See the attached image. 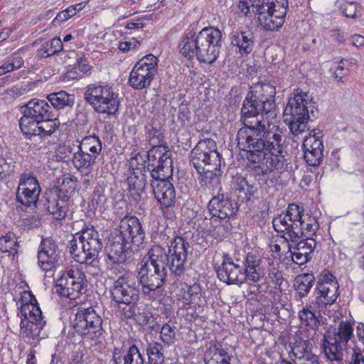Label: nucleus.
<instances>
[{"label": "nucleus", "mask_w": 364, "mask_h": 364, "mask_svg": "<svg viewBox=\"0 0 364 364\" xmlns=\"http://www.w3.org/2000/svg\"><path fill=\"white\" fill-rule=\"evenodd\" d=\"M301 213V235H304L306 237H311L318 229V223L314 217L306 215L303 218Z\"/></svg>", "instance_id": "nucleus-40"}, {"label": "nucleus", "mask_w": 364, "mask_h": 364, "mask_svg": "<svg viewBox=\"0 0 364 364\" xmlns=\"http://www.w3.org/2000/svg\"><path fill=\"white\" fill-rule=\"evenodd\" d=\"M146 243L145 232L139 220L135 216H126L120 221L119 235L110 244L108 258L113 263H123L129 251H139Z\"/></svg>", "instance_id": "nucleus-5"}, {"label": "nucleus", "mask_w": 364, "mask_h": 364, "mask_svg": "<svg viewBox=\"0 0 364 364\" xmlns=\"http://www.w3.org/2000/svg\"><path fill=\"white\" fill-rule=\"evenodd\" d=\"M97 159V158L95 156H91L79 148L74 152L72 161L74 167L82 176H88L92 171L93 165L96 163Z\"/></svg>", "instance_id": "nucleus-29"}, {"label": "nucleus", "mask_w": 364, "mask_h": 364, "mask_svg": "<svg viewBox=\"0 0 364 364\" xmlns=\"http://www.w3.org/2000/svg\"><path fill=\"white\" fill-rule=\"evenodd\" d=\"M321 133L313 129L303 139L304 157L309 166H318L323 159V145L321 140Z\"/></svg>", "instance_id": "nucleus-20"}, {"label": "nucleus", "mask_w": 364, "mask_h": 364, "mask_svg": "<svg viewBox=\"0 0 364 364\" xmlns=\"http://www.w3.org/2000/svg\"><path fill=\"white\" fill-rule=\"evenodd\" d=\"M77 186V179L75 176L68 174L63 176L61 188L65 192L68 191V194L70 196V193L74 192Z\"/></svg>", "instance_id": "nucleus-51"}, {"label": "nucleus", "mask_w": 364, "mask_h": 364, "mask_svg": "<svg viewBox=\"0 0 364 364\" xmlns=\"http://www.w3.org/2000/svg\"><path fill=\"white\" fill-rule=\"evenodd\" d=\"M104 198L105 196L99 190L95 191L92 193L91 199L88 203L89 207L93 210H97L98 208H101V204L104 201Z\"/></svg>", "instance_id": "nucleus-52"}, {"label": "nucleus", "mask_w": 364, "mask_h": 364, "mask_svg": "<svg viewBox=\"0 0 364 364\" xmlns=\"http://www.w3.org/2000/svg\"><path fill=\"white\" fill-rule=\"evenodd\" d=\"M69 251L79 263L92 264L102 248V242L98 232L93 228L82 229L70 241Z\"/></svg>", "instance_id": "nucleus-8"}, {"label": "nucleus", "mask_w": 364, "mask_h": 364, "mask_svg": "<svg viewBox=\"0 0 364 364\" xmlns=\"http://www.w3.org/2000/svg\"><path fill=\"white\" fill-rule=\"evenodd\" d=\"M163 346L158 342L150 343L146 348L149 364H163L164 355Z\"/></svg>", "instance_id": "nucleus-39"}, {"label": "nucleus", "mask_w": 364, "mask_h": 364, "mask_svg": "<svg viewBox=\"0 0 364 364\" xmlns=\"http://www.w3.org/2000/svg\"><path fill=\"white\" fill-rule=\"evenodd\" d=\"M124 364H144L142 355L136 346L133 345L129 348L124 356Z\"/></svg>", "instance_id": "nucleus-48"}, {"label": "nucleus", "mask_w": 364, "mask_h": 364, "mask_svg": "<svg viewBox=\"0 0 364 364\" xmlns=\"http://www.w3.org/2000/svg\"><path fill=\"white\" fill-rule=\"evenodd\" d=\"M85 100L99 113L115 114L119 108L117 95L111 87L101 85H90L84 94Z\"/></svg>", "instance_id": "nucleus-11"}, {"label": "nucleus", "mask_w": 364, "mask_h": 364, "mask_svg": "<svg viewBox=\"0 0 364 364\" xmlns=\"http://www.w3.org/2000/svg\"><path fill=\"white\" fill-rule=\"evenodd\" d=\"M37 124L36 127L32 128V130L22 131V133L26 136H39L40 138L43 139L51 136L60 125L58 119L53 117L41 120Z\"/></svg>", "instance_id": "nucleus-30"}, {"label": "nucleus", "mask_w": 364, "mask_h": 364, "mask_svg": "<svg viewBox=\"0 0 364 364\" xmlns=\"http://www.w3.org/2000/svg\"><path fill=\"white\" fill-rule=\"evenodd\" d=\"M247 188L248 182L246 178L242 176H237L235 178V191L241 194L245 192Z\"/></svg>", "instance_id": "nucleus-57"}, {"label": "nucleus", "mask_w": 364, "mask_h": 364, "mask_svg": "<svg viewBox=\"0 0 364 364\" xmlns=\"http://www.w3.org/2000/svg\"><path fill=\"white\" fill-rule=\"evenodd\" d=\"M349 364H364V355L359 351L353 350Z\"/></svg>", "instance_id": "nucleus-60"}, {"label": "nucleus", "mask_w": 364, "mask_h": 364, "mask_svg": "<svg viewBox=\"0 0 364 364\" xmlns=\"http://www.w3.org/2000/svg\"><path fill=\"white\" fill-rule=\"evenodd\" d=\"M127 183L130 196L134 200H139L142 193L144 192L146 184V174L141 172L138 173L137 171L133 172V173L128 177Z\"/></svg>", "instance_id": "nucleus-32"}, {"label": "nucleus", "mask_w": 364, "mask_h": 364, "mask_svg": "<svg viewBox=\"0 0 364 364\" xmlns=\"http://www.w3.org/2000/svg\"><path fill=\"white\" fill-rule=\"evenodd\" d=\"M55 287L56 292L61 296L75 299L87 291V280L82 269L72 266L57 280Z\"/></svg>", "instance_id": "nucleus-12"}, {"label": "nucleus", "mask_w": 364, "mask_h": 364, "mask_svg": "<svg viewBox=\"0 0 364 364\" xmlns=\"http://www.w3.org/2000/svg\"><path fill=\"white\" fill-rule=\"evenodd\" d=\"M244 272L247 277V284H254L257 289L261 288L259 283L264 276V269L262 267V257L256 251L252 250L245 255Z\"/></svg>", "instance_id": "nucleus-23"}, {"label": "nucleus", "mask_w": 364, "mask_h": 364, "mask_svg": "<svg viewBox=\"0 0 364 364\" xmlns=\"http://www.w3.org/2000/svg\"><path fill=\"white\" fill-rule=\"evenodd\" d=\"M60 258V251L55 241L50 237L41 240L38 252L39 267L43 271H50L58 264Z\"/></svg>", "instance_id": "nucleus-22"}, {"label": "nucleus", "mask_w": 364, "mask_h": 364, "mask_svg": "<svg viewBox=\"0 0 364 364\" xmlns=\"http://www.w3.org/2000/svg\"><path fill=\"white\" fill-rule=\"evenodd\" d=\"M153 193L156 199L159 208L163 212L174 205L176 191L173 185L168 180H159L151 183Z\"/></svg>", "instance_id": "nucleus-24"}, {"label": "nucleus", "mask_w": 364, "mask_h": 364, "mask_svg": "<svg viewBox=\"0 0 364 364\" xmlns=\"http://www.w3.org/2000/svg\"><path fill=\"white\" fill-rule=\"evenodd\" d=\"M23 115L19 120V127L22 131L28 132L36 127L38 122L48 117H53L52 109L46 100H32L24 107Z\"/></svg>", "instance_id": "nucleus-17"}, {"label": "nucleus", "mask_w": 364, "mask_h": 364, "mask_svg": "<svg viewBox=\"0 0 364 364\" xmlns=\"http://www.w3.org/2000/svg\"><path fill=\"white\" fill-rule=\"evenodd\" d=\"M111 299L118 304L132 306L139 299V285L131 273H125L118 277L109 289Z\"/></svg>", "instance_id": "nucleus-14"}, {"label": "nucleus", "mask_w": 364, "mask_h": 364, "mask_svg": "<svg viewBox=\"0 0 364 364\" xmlns=\"http://www.w3.org/2000/svg\"><path fill=\"white\" fill-rule=\"evenodd\" d=\"M158 72V59L152 54L141 58L133 67L129 78L130 86L136 90L147 88Z\"/></svg>", "instance_id": "nucleus-15"}, {"label": "nucleus", "mask_w": 364, "mask_h": 364, "mask_svg": "<svg viewBox=\"0 0 364 364\" xmlns=\"http://www.w3.org/2000/svg\"><path fill=\"white\" fill-rule=\"evenodd\" d=\"M316 246V242L314 238L306 237L305 240L299 241L294 249L300 252L305 253L306 255L311 258Z\"/></svg>", "instance_id": "nucleus-46"}, {"label": "nucleus", "mask_w": 364, "mask_h": 364, "mask_svg": "<svg viewBox=\"0 0 364 364\" xmlns=\"http://www.w3.org/2000/svg\"><path fill=\"white\" fill-rule=\"evenodd\" d=\"M63 43L60 38H54L51 41L44 43L38 50L42 58H47L62 50Z\"/></svg>", "instance_id": "nucleus-41"}, {"label": "nucleus", "mask_w": 364, "mask_h": 364, "mask_svg": "<svg viewBox=\"0 0 364 364\" xmlns=\"http://www.w3.org/2000/svg\"><path fill=\"white\" fill-rule=\"evenodd\" d=\"M255 36L252 31H240L232 33L230 44L241 55L250 54L255 47Z\"/></svg>", "instance_id": "nucleus-27"}, {"label": "nucleus", "mask_w": 364, "mask_h": 364, "mask_svg": "<svg viewBox=\"0 0 364 364\" xmlns=\"http://www.w3.org/2000/svg\"><path fill=\"white\" fill-rule=\"evenodd\" d=\"M341 9L346 17L355 18L361 16V6L356 2L346 1Z\"/></svg>", "instance_id": "nucleus-47"}, {"label": "nucleus", "mask_w": 364, "mask_h": 364, "mask_svg": "<svg viewBox=\"0 0 364 364\" xmlns=\"http://www.w3.org/2000/svg\"><path fill=\"white\" fill-rule=\"evenodd\" d=\"M47 99L54 108L60 109L65 107L72 106L74 104V96L61 90L58 92L50 93Z\"/></svg>", "instance_id": "nucleus-36"}, {"label": "nucleus", "mask_w": 364, "mask_h": 364, "mask_svg": "<svg viewBox=\"0 0 364 364\" xmlns=\"http://www.w3.org/2000/svg\"><path fill=\"white\" fill-rule=\"evenodd\" d=\"M311 344L308 341L299 339L291 346V353L295 358V361L301 359L307 353H311Z\"/></svg>", "instance_id": "nucleus-42"}, {"label": "nucleus", "mask_w": 364, "mask_h": 364, "mask_svg": "<svg viewBox=\"0 0 364 364\" xmlns=\"http://www.w3.org/2000/svg\"><path fill=\"white\" fill-rule=\"evenodd\" d=\"M102 323V317L93 307H80L75 314L73 326L84 339L95 340L103 335Z\"/></svg>", "instance_id": "nucleus-13"}, {"label": "nucleus", "mask_w": 364, "mask_h": 364, "mask_svg": "<svg viewBox=\"0 0 364 364\" xmlns=\"http://www.w3.org/2000/svg\"><path fill=\"white\" fill-rule=\"evenodd\" d=\"M13 70H14V65H11L9 58L2 65L0 66V76Z\"/></svg>", "instance_id": "nucleus-62"}, {"label": "nucleus", "mask_w": 364, "mask_h": 364, "mask_svg": "<svg viewBox=\"0 0 364 364\" xmlns=\"http://www.w3.org/2000/svg\"><path fill=\"white\" fill-rule=\"evenodd\" d=\"M295 363L296 364H320L318 356L312 353H307L301 359H298V361H295Z\"/></svg>", "instance_id": "nucleus-56"}, {"label": "nucleus", "mask_w": 364, "mask_h": 364, "mask_svg": "<svg viewBox=\"0 0 364 364\" xmlns=\"http://www.w3.org/2000/svg\"><path fill=\"white\" fill-rule=\"evenodd\" d=\"M201 296V289L198 284H193L189 286L187 290V296H183L185 300L183 303L188 304L190 303L195 302L197 299H199Z\"/></svg>", "instance_id": "nucleus-50"}, {"label": "nucleus", "mask_w": 364, "mask_h": 364, "mask_svg": "<svg viewBox=\"0 0 364 364\" xmlns=\"http://www.w3.org/2000/svg\"><path fill=\"white\" fill-rule=\"evenodd\" d=\"M46 210L56 220L65 218L68 212L70 196L63 189L53 188L46 192Z\"/></svg>", "instance_id": "nucleus-21"}, {"label": "nucleus", "mask_w": 364, "mask_h": 364, "mask_svg": "<svg viewBox=\"0 0 364 364\" xmlns=\"http://www.w3.org/2000/svg\"><path fill=\"white\" fill-rule=\"evenodd\" d=\"M299 317L301 323L306 326L311 328H314L317 326L318 320L315 313L309 307L303 308V309L299 312Z\"/></svg>", "instance_id": "nucleus-45"}, {"label": "nucleus", "mask_w": 364, "mask_h": 364, "mask_svg": "<svg viewBox=\"0 0 364 364\" xmlns=\"http://www.w3.org/2000/svg\"><path fill=\"white\" fill-rule=\"evenodd\" d=\"M46 323L45 319L38 318V321H36L21 320L19 335L23 339L31 342V341H33L40 336V333Z\"/></svg>", "instance_id": "nucleus-31"}, {"label": "nucleus", "mask_w": 364, "mask_h": 364, "mask_svg": "<svg viewBox=\"0 0 364 364\" xmlns=\"http://www.w3.org/2000/svg\"><path fill=\"white\" fill-rule=\"evenodd\" d=\"M160 338L167 346L174 343L176 339V326H171L169 323L164 324L161 328Z\"/></svg>", "instance_id": "nucleus-44"}, {"label": "nucleus", "mask_w": 364, "mask_h": 364, "mask_svg": "<svg viewBox=\"0 0 364 364\" xmlns=\"http://www.w3.org/2000/svg\"><path fill=\"white\" fill-rule=\"evenodd\" d=\"M191 160L200 175V183L205 191L220 189L221 156L217 151V144L211 139L198 142L191 151Z\"/></svg>", "instance_id": "nucleus-4"}, {"label": "nucleus", "mask_w": 364, "mask_h": 364, "mask_svg": "<svg viewBox=\"0 0 364 364\" xmlns=\"http://www.w3.org/2000/svg\"><path fill=\"white\" fill-rule=\"evenodd\" d=\"M217 274L220 280L227 284L247 283V277L243 267L239 263H235L234 259L228 254L223 255V262L217 269Z\"/></svg>", "instance_id": "nucleus-19"}, {"label": "nucleus", "mask_w": 364, "mask_h": 364, "mask_svg": "<svg viewBox=\"0 0 364 364\" xmlns=\"http://www.w3.org/2000/svg\"><path fill=\"white\" fill-rule=\"evenodd\" d=\"M171 151L167 146L164 145L153 146L147 153V159L151 164L165 166L167 171H171L172 159H171Z\"/></svg>", "instance_id": "nucleus-28"}, {"label": "nucleus", "mask_w": 364, "mask_h": 364, "mask_svg": "<svg viewBox=\"0 0 364 364\" xmlns=\"http://www.w3.org/2000/svg\"><path fill=\"white\" fill-rule=\"evenodd\" d=\"M18 248L19 244L13 233H9L0 237V250L9 253L13 259L18 255Z\"/></svg>", "instance_id": "nucleus-37"}, {"label": "nucleus", "mask_w": 364, "mask_h": 364, "mask_svg": "<svg viewBox=\"0 0 364 364\" xmlns=\"http://www.w3.org/2000/svg\"><path fill=\"white\" fill-rule=\"evenodd\" d=\"M314 107L309 94L299 89L294 90L284 109V122L288 124L294 136L302 134L307 129L310 113L314 114Z\"/></svg>", "instance_id": "nucleus-7"}, {"label": "nucleus", "mask_w": 364, "mask_h": 364, "mask_svg": "<svg viewBox=\"0 0 364 364\" xmlns=\"http://www.w3.org/2000/svg\"><path fill=\"white\" fill-rule=\"evenodd\" d=\"M270 247L272 252L276 254V255L274 256V257H280L282 255V252H284L286 250H287L288 252L291 250V248L289 249L287 247H284V246L282 245V239L281 240V244H272Z\"/></svg>", "instance_id": "nucleus-59"}, {"label": "nucleus", "mask_w": 364, "mask_h": 364, "mask_svg": "<svg viewBox=\"0 0 364 364\" xmlns=\"http://www.w3.org/2000/svg\"><path fill=\"white\" fill-rule=\"evenodd\" d=\"M270 282L274 283V287L280 286L282 282V274L277 268L272 267L269 270L268 277Z\"/></svg>", "instance_id": "nucleus-54"}, {"label": "nucleus", "mask_w": 364, "mask_h": 364, "mask_svg": "<svg viewBox=\"0 0 364 364\" xmlns=\"http://www.w3.org/2000/svg\"><path fill=\"white\" fill-rule=\"evenodd\" d=\"M147 157L140 154H136L134 156L132 157L129 160V167L133 169V172L137 171L138 173H144L146 171V163Z\"/></svg>", "instance_id": "nucleus-49"}, {"label": "nucleus", "mask_w": 364, "mask_h": 364, "mask_svg": "<svg viewBox=\"0 0 364 364\" xmlns=\"http://www.w3.org/2000/svg\"><path fill=\"white\" fill-rule=\"evenodd\" d=\"M205 364H230L232 356L224 349L214 346L205 353Z\"/></svg>", "instance_id": "nucleus-35"}, {"label": "nucleus", "mask_w": 364, "mask_h": 364, "mask_svg": "<svg viewBox=\"0 0 364 364\" xmlns=\"http://www.w3.org/2000/svg\"><path fill=\"white\" fill-rule=\"evenodd\" d=\"M18 316H20L21 320H28V321H38V318L44 319L36 299L30 292H24L22 296V304Z\"/></svg>", "instance_id": "nucleus-26"}, {"label": "nucleus", "mask_w": 364, "mask_h": 364, "mask_svg": "<svg viewBox=\"0 0 364 364\" xmlns=\"http://www.w3.org/2000/svg\"><path fill=\"white\" fill-rule=\"evenodd\" d=\"M69 14H67V13L64 11H62L59 12L55 19L53 20V23L55 25L60 24L68 19H69Z\"/></svg>", "instance_id": "nucleus-63"}, {"label": "nucleus", "mask_w": 364, "mask_h": 364, "mask_svg": "<svg viewBox=\"0 0 364 364\" xmlns=\"http://www.w3.org/2000/svg\"><path fill=\"white\" fill-rule=\"evenodd\" d=\"M303 208L296 204H289L285 213L273 219L274 229L277 232L283 233L282 245L290 249L289 242H296L301 234V213Z\"/></svg>", "instance_id": "nucleus-9"}, {"label": "nucleus", "mask_w": 364, "mask_h": 364, "mask_svg": "<svg viewBox=\"0 0 364 364\" xmlns=\"http://www.w3.org/2000/svg\"><path fill=\"white\" fill-rule=\"evenodd\" d=\"M276 88L269 83L251 87L241 108L240 122L244 127L237 132L239 147L246 151L247 160L257 164L256 176L282 169L284 139L279 126L269 122L276 119L279 108L275 103Z\"/></svg>", "instance_id": "nucleus-1"}, {"label": "nucleus", "mask_w": 364, "mask_h": 364, "mask_svg": "<svg viewBox=\"0 0 364 364\" xmlns=\"http://www.w3.org/2000/svg\"><path fill=\"white\" fill-rule=\"evenodd\" d=\"M356 336L358 341L364 345V324L359 323L356 327Z\"/></svg>", "instance_id": "nucleus-64"}, {"label": "nucleus", "mask_w": 364, "mask_h": 364, "mask_svg": "<svg viewBox=\"0 0 364 364\" xmlns=\"http://www.w3.org/2000/svg\"><path fill=\"white\" fill-rule=\"evenodd\" d=\"M9 60L11 61V65H14V70L21 68V67H23L24 64V60L23 58L20 56L10 58Z\"/></svg>", "instance_id": "nucleus-61"}, {"label": "nucleus", "mask_w": 364, "mask_h": 364, "mask_svg": "<svg viewBox=\"0 0 364 364\" xmlns=\"http://www.w3.org/2000/svg\"><path fill=\"white\" fill-rule=\"evenodd\" d=\"M135 316L136 321L140 326H146L154 321L152 314L149 311L140 312Z\"/></svg>", "instance_id": "nucleus-55"}, {"label": "nucleus", "mask_w": 364, "mask_h": 364, "mask_svg": "<svg viewBox=\"0 0 364 364\" xmlns=\"http://www.w3.org/2000/svg\"><path fill=\"white\" fill-rule=\"evenodd\" d=\"M338 284L335 277L328 273L323 275L316 285V299L313 305L318 308L332 305L338 296Z\"/></svg>", "instance_id": "nucleus-18"}, {"label": "nucleus", "mask_w": 364, "mask_h": 364, "mask_svg": "<svg viewBox=\"0 0 364 364\" xmlns=\"http://www.w3.org/2000/svg\"><path fill=\"white\" fill-rule=\"evenodd\" d=\"M292 261L299 266L307 263L311 258L309 257L305 253L300 252L294 248V250L289 251Z\"/></svg>", "instance_id": "nucleus-53"}, {"label": "nucleus", "mask_w": 364, "mask_h": 364, "mask_svg": "<svg viewBox=\"0 0 364 364\" xmlns=\"http://www.w3.org/2000/svg\"><path fill=\"white\" fill-rule=\"evenodd\" d=\"M353 336V328L349 322L342 321L335 331L323 338V353L332 364H340L343 360L346 346Z\"/></svg>", "instance_id": "nucleus-10"}, {"label": "nucleus", "mask_w": 364, "mask_h": 364, "mask_svg": "<svg viewBox=\"0 0 364 364\" xmlns=\"http://www.w3.org/2000/svg\"><path fill=\"white\" fill-rule=\"evenodd\" d=\"M210 214H215L220 218H232L237 207L233 201L225 198L223 195L218 194L212 198L208 205Z\"/></svg>", "instance_id": "nucleus-25"}, {"label": "nucleus", "mask_w": 364, "mask_h": 364, "mask_svg": "<svg viewBox=\"0 0 364 364\" xmlns=\"http://www.w3.org/2000/svg\"><path fill=\"white\" fill-rule=\"evenodd\" d=\"M222 36L221 31L212 26L203 28L198 34L187 30L179 46L180 53L188 59L196 57L200 63L211 65L219 56Z\"/></svg>", "instance_id": "nucleus-3"}, {"label": "nucleus", "mask_w": 364, "mask_h": 364, "mask_svg": "<svg viewBox=\"0 0 364 364\" xmlns=\"http://www.w3.org/2000/svg\"><path fill=\"white\" fill-rule=\"evenodd\" d=\"M168 247L167 253L161 246L154 245L141 261L137 278L144 295L163 287L167 277V267L176 277L185 273L189 243L183 237L175 235Z\"/></svg>", "instance_id": "nucleus-2"}, {"label": "nucleus", "mask_w": 364, "mask_h": 364, "mask_svg": "<svg viewBox=\"0 0 364 364\" xmlns=\"http://www.w3.org/2000/svg\"><path fill=\"white\" fill-rule=\"evenodd\" d=\"M41 192L40 183L33 172L24 171L20 175L16 192L18 203L33 209L37 207Z\"/></svg>", "instance_id": "nucleus-16"}, {"label": "nucleus", "mask_w": 364, "mask_h": 364, "mask_svg": "<svg viewBox=\"0 0 364 364\" xmlns=\"http://www.w3.org/2000/svg\"><path fill=\"white\" fill-rule=\"evenodd\" d=\"M250 7L257 14L262 28L273 31L283 26L289 4L287 0H259L255 6L251 4L250 0H240L238 9L245 16L250 12Z\"/></svg>", "instance_id": "nucleus-6"}, {"label": "nucleus", "mask_w": 364, "mask_h": 364, "mask_svg": "<svg viewBox=\"0 0 364 364\" xmlns=\"http://www.w3.org/2000/svg\"><path fill=\"white\" fill-rule=\"evenodd\" d=\"M211 217L208 220L210 223V228L208 230L217 236H224L225 234L230 232L231 230V224L229 222L230 218H220L215 214H210Z\"/></svg>", "instance_id": "nucleus-33"}, {"label": "nucleus", "mask_w": 364, "mask_h": 364, "mask_svg": "<svg viewBox=\"0 0 364 364\" xmlns=\"http://www.w3.org/2000/svg\"><path fill=\"white\" fill-rule=\"evenodd\" d=\"M85 152L89 153L91 156L98 158L102 151V144L100 139L95 136L90 135L86 136L82 139L80 144L77 146V149Z\"/></svg>", "instance_id": "nucleus-34"}, {"label": "nucleus", "mask_w": 364, "mask_h": 364, "mask_svg": "<svg viewBox=\"0 0 364 364\" xmlns=\"http://www.w3.org/2000/svg\"><path fill=\"white\" fill-rule=\"evenodd\" d=\"M314 282V277L311 274H303L297 276L294 281V286L301 298L306 296Z\"/></svg>", "instance_id": "nucleus-38"}, {"label": "nucleus", "mask_w": 364, "mask_h": 364, "mask_svg": "<svg viewBox=\"0 0 364 364\" xmlns=\"http://www.w3.org/2000/svg\"><path fill=\"white\" fill-rule=\"evenodd\" d=\"M147 171L150 172V174L153 178L151 183H154L156 181L168 180V174L171 171H167L165 166L162 167L160 164H156L155 163L149 164L147 166Z\"/></svg>", "instance_id": "nucleus-43"}, {"label": "nucleus", "mask_w": 364, "mask_h": 364, "mask_svg": "<svg viewBox=\"0 0 364 364\" xmlns=\"http://www.w3.org/2000/svg\"><path fill=\"white\" fill-rule=\"evenodd\" d=\"M139 45V42L134 39L133 41H124L119 43L118 48L120 50L125 52L136 48Z\"/></svg>", "instance_id": "nucleus-58"}]
</instances>
